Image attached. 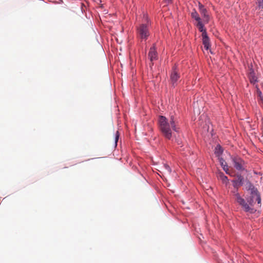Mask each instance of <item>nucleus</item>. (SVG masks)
<instances>
[{
  "instance_id": "12",
  "label": "nucleus",
  "mask_w": 263,
  "mask_h": 263,
  "mask_svg": "<svg viewBox=\"0 0 263 263\" xmlns=\"http://www.w3.org/2000/svg\"><path fill=\"white\" fill-rule=\"evenodd\" d=\"M191 16L197 22V23L201 21V18L195 9H194L191 12Z\"/></svg>"
},
{
  "instance_id": "1",
  "label": "nucleus",
  "mask_w": 263,
  "mask_h": 263,
  "mask_svg": "<svg viewBox=\"0 0 263 263\" xmlns=\"http://www.w3.org/2000/svg\"><path fill=\"white\" fill-rule=\"evenodd\" d=\"M178 122L177 118L172 115L170 119L164 116H160L159 127L163 136L167 139H171L173 136L172 131L179 132Z\"/></svg>"
},
{
  "instance_id": "13",
  "label": "nucleus",
  "mask_w": 263,
  "mask_h": 263,
  "mask_svg": "<svg viewBox=\"0 0 263 263\" xmlns=\"http://www.w3.org/2000/svg\"><path fill=\"white\" fill-rule=\"evenodd\" d=\"M249 77L250 79V81L251 83L254 84L255 82L257 81V78L256 77L255 75V73L253 71H251L249 73Z\"/></svg>"
},
{
  "instance_id": "9",
  "label": "nucleus",
  "mask_w": 263,
  "mask_h": 263,
  "mask_svg": "<svg viewBox=\"0 0 263 263\" xmlns=\"http://www.w3.org/2000/svg\"><path fill=\"white\" fill-rule=\"evenodd\" d=\"M202 40L204 47L206 50L209 49L210 48V39L208 36L207 33H202Z\"/></svg>"
},
{
  "instance_id": "18",
  "label": "nucleus",
  "mask_w": 263,
  "mask_h": 263,
  "mask_svg": "<svg viewBox=\"0 0 263 263\" xmlns=\"http://www.w3.org/2000/svg\"><path fill=\"white\" fill-rule=\"evenodd\" d=\"M164 166H165L166 170L170 174L171 172V169L170 167L168 165H165Z\"/></svg>"
},
{
  "instance_id": "8",
  "label": "nucleus",
  "mask_w": 263,
  "mask_h": 263,
  "mask_svg": "<svg viewBox=\"0 0 263 263\" xmlns=\"http://www.w3.org/2000/svg\"><path fill=\"white\" fill-rule=\"evenodd\" d=\"M199 10L200 14L203 17L204 22L208 23L210 19L209 15L208 13V11L204 6L200 3H199Z\"/></svg>"
},
{
  "instance_id": "10",
  "label": "nucleus",
  "mask_w": 263,
  "mask_h": 263,
  "mask_svg": "<svg viewBox=\"0 0 263 263\" xmlns=\"http://www.w3.org/2000/svg\"><path fill=\"white\" fill-rule=\"evenodd\" d=\"M237 179L232 181L234 187L238 188V186L243 184V177L240 174H237Z\"/></svg>"
},
{
  "instance_id": "14",
  "label": "nucleus",
  "mask_w": 263,
  "mask_h": 263,
  "mask_svg": "<svg viewBox=\"0 0 263 263\" xmlns=\"http://www.w3.org/2000/svg\"><path fill=\"white\" fill-rule=\"evenodd\" d=\"M196 26L198 30L202 32V33H206V29H204V25L202 21L196 23Z\"/></svg>"
},
{
  "instance_id": "20",
  "label": "nucleus",
  "mask_w": 263,
  "mask_h": 263,
  "mask_svg": "<svg viewBox=\"0 0 263 263\" xmlns=\"http://www.w3.org/2000/svg\"><path fill=\"white\" fill-rule=\"evenodd\" d=\"M168 3L172 2V0H166Z\"/></svg>"
},
{
  "instance_id": "3",
  "label": "nucleus",
  "mask_w": 263,
  "mask_h": 263,
  "mask_svg": "<svg viewBox=\"0 0 263 263\" xmlns=\"http://www.w3.org/2000/svg\"><path fill=\"white\" fill-rule=\"evenodd\" d=\"M234 196L235 197V200L241 206L245 212L250 213H254L256 212V210L251 205V204L248 202V201H246L238 192H234Z\"/></svg>"
},
{
  "instance_id": "6",
  "label": "nucleus",
  "mask_w": 263,
  "mask_h": 263,
  "mask_svg": "<svg viewBox=\"0 0 263 263\" xmlns=\"http://www.w3.org/2000/svg\"><path fill=\"white\" fill-rule=\"evenodd\" d=\"M179 79L180 74L178 73V70L177 69L176 66H174L170 75V83L173 87L177 85V81Z\"/></svg>"
},
{
  "instance_id": "4",
  "label": "nucleus",
  "mask_w": 263,
  "mask_h": 263,
  "mask_svg": "<svg viewBox=\"0 0 263 263\" xmlns=\"http://www.w3.org/2000/svg\"><path fill=\"white\" fill-rule=\"evenodd\" d=\"M232 161L234 167L238 171L242 172L246 170V164L243 160L238 156H232Z\"/></svg>"
},
{
  "instance_id": "15",
  "label": "nucleus",
  "mask_w": 263,
  "mask_h": 263,
  "mask_svg": "<svg viewBox=\"0 0 263 263\" xmlns=\"http://www.w3.org/2000/svg\"><path fill=\"white\" fill-rule=\"evenodd\" d=\"M223 153V149L220 145H217L215 149V154L218 157L220 156Z\"/></svg>"
},
{
  "instance_id": "17",
  "label": "nucleus",
  "mask_w": 263,
  "mask_h": 263,
  "mask_svg": "<svg viewBox=\"0 0 263 263\" xmlns=\"http://www.w3.org/2000/svg\"><path fill=\"white\" fill-rule=\"evenodd\" d=\"M219 177L220 178V179L222 180V181L223 182V183H227L228 181V177L225 176L223 173H221L220 175H219Z\"/></svg>"
},
{
  "instance_id": "19",
  "label": "nucleus",
  "mask_w": 263,
  "mask_h": 263,
  "mask_svg": "<svg viewBox=\"0 0 263 263\" xmlns=\"http://www.w3.org/2000/svg\"><path fill=\"white\" fill-rule=\"evenodd\" d=\"M116 146H117V142L119 139V135H118V132H116Z\"/></svg>"
},
{
  "instance_id": "7",
  "label": "nucleus",
  "mask_w": 263,
  "mask_h": 263,
  "mask_svg": "<svg viewBox=\"0 0 263 263\" xmlns=\"http://www.w3.org/2000/svg\"><path fill=\"white\" fill-rule=\"evenodd\" d=\"M148 58L151 61V63L149 64L150 67H152L154 64L153 62L158 59V53L156 51L155 44H154L153 46L151 47L148 53Z\"/></svg>"
},
{
  "instance_id": "16",
  "label": "nucleus",
  "mask_w": 263,
  "mask_h": 263,
  "mask_svg": "<svg viewBox=\"0 0 263 263\" xmlns=\"http://www.w3.org/2000/svg\"><path fill=\"white\" fill-rule=\"evenodd\" d=\"M256 93L257 97L258 98V99L260 101H263V96L262 95V92L260 90V89L258 88L257 85L256 86Z\"/></svg>"
},
{
  "instance_id": "11",
  "label": "nucleus",
  "mask_w": 263,
  "mask_h": 263,
  "mask_svg": "<svg viewBox=\"0 0 263 263\" xmlns=\"http://www.w3.org/2000/svg\"><path fill=\"white\" fill-rule=\"evenodd\" d=\"M220 162L221 166L223 168V170L226 172V173L227 174L231 175V176H233L234 175H233L229 172L228 166L226 162L222 158L220 159Z\"/></svg>"
},
{
  "instance_id": "2",
  "label": "nucleus",
  "mask_w": 263,
  "mask_h": 263,
  "mask_svg": "<svg viewBox=\"0 0 263 263\" xmlns=\"http://www.w3.org/2000/svg\"><path fill=\"white\" fill-rule=\"evenodd\" d=\"M246 185L247 190L250 191V196L248 199V202L253 207L255 202L257 201L258 208H260L261 197L257 189L249 181L247 183Z\"/></svg>"
},
{
  "instance_id": "5",
  "label": "nucleus",
  "mask_w": 263,
  "mask_h": 263,
  "mask_svg": "<svg viewBox=\"0 0 263 263\" xmlns=\"http://www.w3.org/2000/svg\"><path fill=\"white\" fill-rule=\"evenodd\" d=\"M138 36L141 39L146 40L149 36V31L147 26L141 24L137 29Z\"/></svg>"
}]
</instances>
